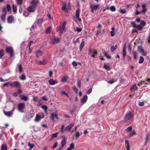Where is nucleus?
I'll return each instance as SVG.
<instances>
[{
    "label": "nucleus",
    "instance_id": "obj_1",
    "mask_svg": "<svg viewBox=\"0 0 150 150\" xmlns=\"http://www.w3.org/2000/svg\"><path fill=\"white\" fill-rule=\"evenodd\" d=\"M5 52L6 53H9L10 54L11 57H13L14 55L13 49L12 47H6Z\"/></svg>",
    "mask_w": 150,
    "mask_h": 150
},
{
    "label": "nucleus",
    "instance_id": "obj_2",
    "mask_svg": "<svg viewBox=\"0 0 150 150\" xmlns=\"http://www.w3.org/2000/svg\"><path fill=\"white\" fill-rule=\"evenodd\" d=\"M66 22H64L62 25H59V33H62L63 32H65Z\"/></svg>",
    "mask_w": 150,
    "mask_h": 150
},
{
    "label": "nucleus",
    "instance_id": "obj_3",
    "mask_svg": "<svg viewBox=\"0 0 150 150\" xmlns=\"http://www.w3.org/2000/svg\"><path fill=\"white\" fill-rule=\"evenodd\" d=\"M134 115L131 112H128L126 113L125 117V120H128L132 119Z\"/></svg>",
    "mask_w": 150,
    "mask_h": 150
},
{
    "label": "nucleus",
    "instance_id": "obj_4",
    "mask_svg": "<svg viewBox=\"0 0 150 150\" xmlns=\"http://www.w3.org/2000/svg\"><path fill=\"white\" fill-rule=\"evenodd\" d=\"M20 85H21V83L18 81H13L12 83H11L10 84V86L11 87H16L17 88Z\"/></svg>",
    "mask_w": 150,
    "mask_h": 150
},
{
    "label": "nucleus",
    "instance_id": "obj_5",
    "mask_svg": "<svg viewBox=\"0 0 150 150\" xmlns=\"http://www.w3.org/2000/svg\"><path fill=\"white\" fill-rule=\"evenodd\" d=\"M25 107V104L24 103H21L18 104V109L19 111L23 112L22 110L24 109Z\"/></svg>",
    "mask_w": 150,
    "mask_h": 150
},
{
    "label": "nucleus",
    "instance_id": "obj_6",
    "mask_svg": "<svg viewBox=\"0 0 150 150\" xmlns=\"http://www.w3.org/2000/svg\"><path fill=\"white\" fill-rule=\"evenodd\" d=\"M47 62V60L46 59H44L42 61H37L36 62V64H43L45 65Z\"/></svg>",
    "mask_w": 150,
    "mask_h": 150
},
{
    "label": "nucleus",
    "instance_id": "obj_7",
    "mask_svg": "<svg viewBox=\"0 0 150 150\" xmlns=\"http://www.w3.org/2000/svg\"><path fill=\"white\" fill-rule=\"evenodd\" d=\"M60 39L58 38H53L51 41V43L52 44H55L59 42Z\"/></svg>",
    "mask_w": 150,
    "mask_h": 150
},
{
    "label": "nucleus",
    "instance_id": "obj_8",
    "mask_svg": "<svg viewBox=\"0 0 150 150\" xmlns=\"http://www.w3.org/2000/svg\"><path fill=\"white\" fill-rule=\"evenodd\" d=\"M36 10V8H35L33 5L30 6L28 8V10L29 12H34Z\"/></svg>",
    "mask_w": 150,
    "mask_h": 150
},
{
    "label": "nucleus",
    "instance_id": "obj_9",
    "mask_svg": "<svg viewBox=\"0 0 150 150\" xmlns=\"http://www.w3.org/2000/svg\"><path fill=\"white\" fill-rule=\"evenodd\" d=\"M73 125H74V123H71L70 125L67 126L64 129V130L66 131H70Z\"/></svg>",
    "mask_w": 150,
    "mask_h": 150
},
{
    "label": "nucleus",
    "instance_id": "obj_10",
    "mask_svg": "<svg viewBox=\"0 0 150 150\" xmlns=\"http://www.w3.org/2000/svg\"><path fill=\"white\" fill-rule=\"evenodd\" d=\"M51 117L52 120H54V119L58 120V116L56 113H52L51 114Z\"/></svg>",
    "mask_w": 150,
    "mask_h": 150
},
{
    "label": "nucleus",
    "instance_id": "obj_11",
    "mask_svg": "<svg viewBox=\"0 0 150 150\" xmlns=\"http://www.w3.org/2000/svg\"><path fill=\"white\" fill-rule=\"evenodd\" d=\"M125 147L127 150H130L129 142L127 140H125Z\"/></svg>",
    "mask_w": 150,
    "mask_h": 150
},
{
    "label": "nucleus",
    "instance_id": "obj_12",
    "mask_svg": "<svg viewBox=\"0 0 150 150\" xmlns=\"http://www.w3.org/2000/svg\"><path fill=\"white\" fill-rule=\"evenodd\" d=\"M43 54V52H42L40 50H38L37 51L36 54L35 55L38 58V57H40V56H42Z\"/></svg>",
    "mask_w": 150,
    "mask_h": 150
},
{
    "label": "nucleus",
    "instance_id": "obj_13",
    "mask_svg": "<svg viewBox=\"0 0 150 150\" xmlns=\"http://www.w3.org/2000/svg\"><path fill=\"white\" fill-rule=\"evenodd\" d=\"M138 87H137L136 84H134L130 88V90L132 92H134L136 90H138Z\"/></svg>",
    "mask_w": 150,
    "mask_h": 150
},
{
    "label": "nucleus",
    "instance_id": "obj_14",
    "mask_svg": "<svg viewBox=\"0 0 150 150\" xmlns=\"http://www.w3.org/2000/svg\"><path fill=\"white\" fill-rule=\"evenodd\" d=\"M150 137V134L149 133H146L145 136V142L144 143V145H146L148 144V140L149 139V138Z\"/></svg>",
    "mask_w": 150,
    "mask_h": 150
},
{
    "label": "nucleus",
    "instance_id": "obj_15",
    "mask_svg": "<svg viewBox=\"0 0 150 150\" xmlns=\"http://www.w3.org/2000/svg\"><path fill=\"white\" fill-rule=\"evenodd\" d=\"M123 56V58H125L127 54L126 47V45L124 46L122 49Z\"/></svg>",
    "mask_w": 150,
    "mask_h": 150
},
{
    "label": "nucleus",
    "instance_id": "obj_16",
    "mask_svg": "<svg viewBox=\"0 0 150 150\" xmlns=\"http://www.w3.org/2000/svg\"><path fill=\"white\" fill-rule=\"evenodd\" d=\"M38 1L33 0L31 2V4L32 5H33V6L35 8H36L37 4H38Z\"/></svg>",
    "mask_w": 150,
    "mask_h": 150
},
{
    "label": "nucleus",
    "instance_id": "obj_17",
    "mask_svg": "<svg viewBox=\"0 0 150 150\" xmlns=\"http://www.w3.org/2000/svg\"><path fill=\"white\" fill-rule=\"evenodd\" d=\"M48 82L50 84L53 85L57 83L58 81H54L53 79H50L49 80Z\"/></svg>",
    "mask_w": 150,
    "mask_h": 150
},
{
    "label": "nucleus",
    "instance_id": "obj_18",
    "mask_svg": "<svg viewBox=\"0 0 150 150\" xmlns=\"http://www.w3.org/2000/svg\"><path fill=\"white\" fill-rule=\"evenodd\" d=\"M14 17L12 16H9L8 18V22L9 23H12L13 21Z\"/></svg>",
    "mask_w": 150,
    "mask_h": 150
},
{
    "label": "nucleus",
    "instance_id": "obj_19",
    "mask_svg": "<svg viewBox=\"0 0 150 150\" xmlns=\"http://www.w3.org/2000/svg\"><path fill=\"white\" fill-rule=\"evenodd\" d=\"M85 45V42L84 41H82L81 43L79 45V50L80 51H81L83 49V48Z\"/></svg>",
    "mask_w": 150,
    "mask_h": 150
},
{
    "label": "nucleus",
    "instance_id": "obj_20",
    "mask_svg": "<svg viewBox=\"0 0 150 150\" xmlns=\"http://www.w3.org/2000/svg\"><path fill=\"white\" fill-rule=\"evenodd\" d=\"M88 99V97L86 95H85V96H84L81 99V102L82 103H84L86 102L87 100Z\"/></svg>",
    "mask_w": 150,
    "mask_h": 150
},
{
    "label": "nucleus",
    "instance_id": "obj_21",
    "mask_svg": "<svg viewBox=\"0 0 150 150\" xmlns=\"http://www.w3.org/2000/svg\"><path fill=\"white\" fill-rule=\"evenodd\" d=\"M80 8H78L76 11V13L75 14L76 17V18H78L80 16Z\"/></svg>",
    "mask_w": 150,
    "mask_h": 150
},
{
    "label": "nucleus",
    "instance_id": "obj_22",
    "mask_svg": "<svg viewBox=\"0 0 150 150\" xmlns=\"http://www.w3.org/2000/svg\"><path fill=\"white\" fill-rule=\"evenodd\" d=\"M136 134V132L134 131H132V132H129L127 135L129 137H132V136H133L134 135Z\"/></svg>",
    "mask_w": 150,
    "mask_h": 150
},
{
    "label": "nucleus",
    "instance_id": "obj_23",
    "mask_svg": "<svg viewBox=\"0 0 150 150\" xmlns=\"http://www.w3.org/2000/svg\"><path fill=\"white\" fill-rule=\"evenodd\" d=\"M4 112L5 115H7V116H11L12 114V111H8L6 112V111H4Z\"/></svg>",
    "mask_w": 150,
    "mask_h": 150
},
{
    "label": "nucleus",
    "instance_id": "obj_24",
    "mask_svg": "<svg viewBox=\"0 0 150 150\" xmlns=\"http://www.w3.org/2000/svg\"><path fill=\"white\" fill-rule=\"evenodd\" d=\"M58 133V132H56V133H54V134H53L51 135V139H50V140H52L53 139V138H55V137H57V135Z\"/></svg>",
    "mask_w": 150,
    "mask_h": 150
},
{
    "label": "nucleus",
    "instance_id": "obj_25",
    "mask_svg": "<svg viewBox=\"0 0 150 150\" xmlns=\"http://www.w3.org/2000/svg\"><path fill=\"white\" fill-rule=\"evenodd\" d=\"M1 150H7V146L6 144H2L1 146Z\"/></svg>",
    "mask_w": 150,
    "mask_h": 150
},
{
    "label": "nucleus",
    "instance_id": "obj_26",
    "mask_svg": "<svg viewBox=\"0 0 150 150\" xmlns=\"http://www.w3.org/2000/svg\"><path fill=\"white\" fill-rule=\"evenodd\" d=\"M132 53L134 55V59H136L137 57V52L136 51L133 50Z\"/></svg>",
    "mask_w": 150,
    "mask_h": 150
},
{
    "label": "nucleus",
    "instance_id": "obj_27",
    "mask_svg": "<svg viewBox=\"0 0 150 150\" xmlns=\"http://www.w3.org/2000/svg\"><path fill=\"white\" fill-rule=\"evenodd\" d=\"M66 139H65V138H64L63 139L62 141L61 142V144L62 145V147H64V146L66 144Z\"/></svg>",
    "mask_w": 150,
    "mask_h": 150
},
{
    "label": "nucleus",
    "instance_id": "obj_28",
    "mask_svg": "<svg viewBox=\"0 0 150 150\" xmlns=\"http://www.w3.org/2000/svg\"><path fill=\"white\" fill-rule=\"evenodd\" d=\"M103 67L107 70H110V68L108 65H106V64L104 63L103 65Z\"/></svg>",
    "mask_w": 150,
    "mask_h": 150
},
{
    "label": "nucleus",
    "instance_id": "obj_29",
    "mask_svg": "<svg viewBox=\"0 0 150 150\" xmlns=\"http://www.w3.org/2000/svg\"><path fill=\"white\" fill-rule=\"evenodd\" d=\"M41 107L42 109H43L45 110V112L46 113H47V110L48 109V107L47 105H42Z\"/></svg>",
    "mask_w": 150,
    "mask_h": 150
},
{
    "label": "nucleus",
    "instance_id": "obj_30",
    "mask_svg": "<svg viewBox=\"0 0 150 150\" xmlns=\"http://www.w3.org/2000/svg\"><path fill=\"white\" fill-rule=\"evenodd\" d=\"M18 69L20 73H21L23 71V68L21 64H20L18 65Z\"/></svg>",
    "mask_w": 150,
    "mask_h": 150
},
{
    "label": "nucleus",
    "instance_id": "obj_31",
    "mask_svg": "<svg viewBox=\"0 0 150 150\" xmlns=\"http://www.w3.org/2000/svg\"><path fill=\"white\" fill-rule=\"evenodd\" d=\"M43 21V18H39L37 20V23L38 25L41 24Z\"/></svg>",
    "mask_w": 150,
    "mask_h": 150
},
{
    "label": "nucleus",
    "instance_id": "obj_32",
    "mask_svg": "<svg viewBox=\"0 0 150 150\" xmlns=\"http://www.w3.org/2000/svg\"><path fill=\"white\" fill-rule=\"evenodd\" d=\"M42 118L40 116V115H38V114H37L35 118V120L36 121H40V120Z\"/></svg>",
    "mask_w": 150,
    "mask_h": 150
},
{
    "label": "nucleus",
    "instance_id": "obj_33",
    "mask_svg": "<svg viewBox=\"0 0 150 150\" xmlns=\"http://www.w3.org/2000/svg\"><path fill=\"white\" fill-rule=\"evenodd\" d=\"M144 61V58L142 56H140L139 57V64H142L143 63Z\"/></svg>",
    "mask_w": 150,
    "mask_h": 150
},
{
    "label": "nucleus",
    "instance_id": "obj_34",
    "mask_svg": "<svg viewBox=\"0 0 150 150\" xmlns=\"http://www.w3.org/2000/svg\"><path fill=\"white\" fill-rule=\"evenodd\" d=\"M21 100H28V97L27 96H20Z\"/></svg>",
    "mask_w": 150,
    "mask_h": 150
},
{
    "label": "nucleus",
    "instance_id": "obj_35",
    "mask_svg": "<svg viewBox=\"0 0 150 150\" xmlns=\"http://www.w3.org/2000/svg\"><path fill=\"white\" fill-rule=\"evenodd\" d=\"M112 31L110 32V34L111 36H114L115 35V28H111Z\"/></svg>",
    "mask_w": 150,
    "mask_h": 150
},
{
    "label": "nucleus",
    "instance_id": "obj_36",
    "mask_svg": "<svg viewBox=\"0 0 150 150\" xmlns=\"http://www.w3.org/2000/svg\"><path fill=\"white\" fill-rule=\"evenodd\" d=\"M16 1L17 3L19 6L22 5L23 1V0H16Z\"/></svg>",
    "mask_w": 150,
    "mask_h": 150
},
{
    "label": "nucleus",
    "instance_id": "obj_37",
    "mask_svg": "<svg viewBox=\"0 0 150 150\" xmlns=\"http://www.w3.org/2000/svg\"><path fill=\"white\" fill-rule=\"evenodd\" d=\"M68 78V76H64L63 77L61 80V81L62 82H65V81H66L67 80Z\"/></svg>",
    "mask_w": 150,
    "mask_h": 150
},
{
    "label": "nucleus",
    "instance_id": "obj_38",
    "mask_svg": "<svg viewBox=\"0 0 150 150\" xmlns=\"http://www.w3.org/2000/svg\"><path fill=\"white\" fill-rule=\"evenodd\" d=\"M136 28H137L138 30H139L141 31V30H142L143 28L142 26H141V25H136Z\"/></svg>",
    "mask_w": 150,
    "mask_h": 150
},
{
    "label": "nucleus",
    "instance_id": "obj_39",
    "mask_svg": "<svg viewBox=\"0 0 150 150\" xmlns=\"http://www.w3.org/2000/svg\"><path fill=\"white\" fill-rule=\"evenodd\" d=\"M12 8L13 12H16L17 11V7L16 6L13 4L12 6Z\"/></svg>",
    "mask_w": 150,
    "mask_h": 150
},
{
    "label": "nucleus",
    "instance_id": "obj_40",
    "mask_svg": "<svg viewBox=\"0 0 150 150\" xmlns=\"http://www.w3.org/2000/svg\"><path fill=\"white\" fill-rule=\"evenodd\" d=\"M62 9L63 10H64L65 11H67L68 9L67 8L66 4H64V6L62 7Z\"/></svg>",
    "mask_w": 150,
    "mask_h": 150
},
{
    "label": "nucleus",
    "instance_id": "obj_41",
    "mask_svg": "<svg viewBox=\"0 0 150 150\" xmlns=\"http://www.w3.org/2000/svg\"><path fill=\"white\" fill-rule=\"evenodd\" d=\"M19 78L22 80L26 79V76L24 74H22L21 76L19 77Z\"/></svg>",
    "mask_w": 150,
    "mask_h": 150
},
{
    "label": "nucleus",
    "instance_id": "obj_42",
    "mask_svg": "<svg viewBox=\"0 0 150 150\" xmlns=\"http://www.w3.org/2000/svg\"><path fill=\"white\" fill-rule=\"evenodd\" d=\"M132 128L131 126H129V127H128L126 129V132L127 133L128 132H131V131H132Z\"/></svg>",
    "mask_w": 150,
    "mask_h": 150
},
{
    "label": "nucleus",
    "instance_id": "obj_43",
    "mask_svg": "<svg viewBox=\"0 0 150 150\" xmlns=\"http://www.w3.org/2000/svg\"><path fill=\"white\" fill-rule=\"evenodd\" d=\"M4 50L3 49H1L0 51V58H1L4 54Z\"/></svg>",
    "mask_w": 150,
    "mask_h": 150
},
{
    "label": "nucleus",
    "instance_id": "obj_44",
    "mask_svg": "<svg viewBox=\"0 0 150 150\" xmlns=\"http://www.w3.org/2000/svg\"><path fill=\"white\" fill-rule=\"evenodd\" d=\"M17 91L18 92V94H21L22 93V89H21V86H19L18 87Z\"/></svg>",
    "mask_w": 150,
    "mask_h": 150
},
{
    "label": "nucleus",
    "instance_id": "obj_45",
    "mask_svg": "<svg viewBox=\"0 0 150 150\" xmlns=\"http://www.w3.org/2000/svg\"><path fill=\"white\" fill-rule=\"evenodd\" d=\"M6 15L3 13L1 15V20H3V21H5L6 20Z\"/></svg>",
    "mask_w": 150,
    "mask_h": 150
},
{
    "label": "nucleus",
    "instance_id": "obj_46",
    "mask_svg": "<svg viewBox=\"0 0 150 150\" xmlns=\"http://www.w3.org/2000/svg\"><path fill=\"white\" fill-rule=\"evenodd\" d=\"M110 9L112 11H115V10H116V8L114 6H112L110 7Z\"/></svg>",
    "mask_w": 150,
    "mask_h": 150
},
{
    "label": "nucleus",
    "instance_id": "obj_47",
    "mask_svg": "<svg viewBox=\"0 0 150 150\" xmlns=\"http://www.w3.org/2000/svg\"><path fill=\"white\" fill-rule=\"evenodd\" d=\"M6 8L8 11H10L11 9V7L9 4H8L6 6Z\"/></svg>",
    "mask_w": 150,
    "mask_h": 150
},
{
    "label": "nucleus",
    "instance_id": "obj_48",
    "mask_svg": "<svg viewBox=\"0 0 150 150\" xmlns=\"http://www.w3.org/2000/svg\"><path fill=\"white\" fill-rule=\"evenodd\" d=\"M93 7L94 8V10H97V9L99 7V5L98 4H97V5H93Z\"/></svg>",
    "mask_w": 150,
    "mask_h": 150
},
{
    "label": "nucleus",
    "instance_id": "obj_49",
    "mask_svg": "<svg viewBox=\"0 0 150 150\" xmlns=\"http://www.w3.org/2000/svg\"><path fill=\"white\" fill-rule=\"evenodd\" d=\"M98 53V52H97V51H93V54H92L91 55L92 57H95V54H97Z\"/></svg>",
    "mask_w": 150,
    "mask_h": 150
},
{
    "label": "nucleus",
    "instance_id": "obj_50",
    "mask_svg": "<svg viewBox=\"0 0 150 150\" xmlns=\"http://www.w3.org/2000/svg\"><path fill=\"white\" fill-rule=\"evenodd\" d=\"M72 88L73 89V91L76 92V93H77L78 91V90L76 88L75 86H73L72 87Z\"/></svg>",
    "mask_w": 150,
    "mask_h": 150
},
{
    "label": "nucleus",
    "instance_id": "obj_51",
    "mask_svg": "<svg viewBox=\"0 0 150 150\" xmlns=\"http://www.w3.org/2000/svg\"><path fill=\"white\" fill-rule=\"evenodd\" d=\"M28 145L29 146L30 149H32L34 147V145L33 144H31L30 142H28Z\"/></svg>",
    "mask_w": 150,
    "mask_h": 150
},
{
    "label": "nucleus",
    "instance_id": "obj_52",
    "mask_svg": "<svg viewBox=\"0 0 150 150\" xmlns=\"http://www.w3.org/2000/svg\"><path fill=\"white\" fill-rule=\"evenodd\" d=\"M120 12L121 13H125L126 11L125 10V9H121V8H120Z\"/></svg>",
    "mask_w": 150,
    "mask_h": 150
},
{
    "label": "nucleus",
    "instance_id": "obj_53",
    "mask_svg": "<svg viewBox=\"0 0 150 150\" xmlns=\"http://www.w3.org/2000/svg\"><path fill=\"white\" fill-rule=\"evenodd\" d=\"M2 12H3L5 13L4 14H5V16H6L7 13V11H6V8H5V7H3V8H2Z\"/></svg>",
    "mask_w": 150,
    "mask_h": 150
},
{
    "label": "nucleus",
    "instance_id": "obj_54",
    "mask_svg": "<svg viewBox=\"0 0 150 150\" xmlns=\"http://www.w3.org/2000/svg\"><path fill=\"white\" fill-rule=\"evenodd\" d=\"M82 30V28H77L76 29V30L78 32H80Z\"/></svg>",
    "mask_w": 150,
    "mask_h": 150
},
{
    "label": "nucleus",
    "instance_id": "obj_55",
    "mask_svg": "<svg viewBox=\"0 0 150 150\" xmlns=\"http://www.w3.org/2000/svg\"><path fill=\"white\" fill-rule=\"evenodd\" d=\"M77 85L79 87H81V81L80 79H78L77 81Z\"/></svg>",
    "mask_w": 150,
    "mask_h": 150
},
{
    "label": "nucleus",
    "instance_id": "obj_56",
    "mask_svg": "<svg viewBox=\"0 0 150 150\" xmlns=\"http://www.w3.org/2000/svg\"><path fill=\"white\" fill-rule=\"evenodd\" d=\"M147 10L146 8H143L142 9L141 11V13H145Z\"/></svg>",
    "mask_w": 150,
    "mask_h": 150
},
{
    "label": "nucleus",
    "instance_id": "obj_57",
    "mask_svg": "<svg viewBox=\"0 0 150 150\" xmlns=\"http://www.w3.org/2000/svg\"><path fill=\"white\" fill-rule=\"evenodd\" d=\"M51 31V28H47L46 31V33H50Z\"/></svg>",
    "mask_w": 150,
    "mask_h": 150
},
{
    "label": "nucleus",
    "instance_id": "obj_58",
    "mask_svg": "<svg viewBox=\"0 0 150 150\" xmlns=\"http://www.w3.org/2000/svg\"><path fill=\"white\" fill-rule=\"evenodd\" d=\"M147 40L149 44H150V33L149 34V35L147 37Z\"/></svg>",
    "mask_w": 150,
    "mask_h": 150
},
{
    "label": "nucleus",
    "instance_id": "obj_59",
    "mask_svg": "<svg viewBox=\"0 0 150 150\" xmlns=\"http://www.w3.org/2000/svg\"><path fill=\"white\" fill-rule=\"evenodd\" d=\"M146 24V23L145 21H140V24L142 26H145Z\"/></svg>",
    "mask_w": 150,
    "mask_h": 150
},
{
    "label": "nucleus",
    "instance_id": "obj_60",
    "mask_svg": "<svg viewBox=\"0 0 150 150\" xmlns=\"http://www.w3.org/2000/svg\"><path fill=\"white\" fill-rule=\"evenodd\" d=\"M90 8L91 9V11L92 12V13H94V8H93V5H90Z\"/></svg>",
    "mask_w": 150,
    "mask_h": 150
},
{
    "label": "nucleus",
    "instance_id": "obj_61",
    "mask_svg": "<svg viewBox=\"0 0 150 150\" xmlns=\"http://www.w3.org/2000/svg\"><path fill=\"white\" fill-rule=\"evenodd\" d=\"M74 144L73 142H72L71 144H70V147L71 149V150L72 149H73L74 148Z\"/></svg>",
    "mask_w": 150,
    "mask_h": 150
},
{
    "label": "nucleus",
    "instance_id": "obj_62",
    "mask_svg": "<svg viewBox=\"0 0 150 150\" xmlns=\"http://www.w3.org/2000/svg\"><path fill=\"white\" fill-rule=\"evenodd\" d=\"M80 135L79 132H76L75 136L76 137H78L80 136Z\"/></svg>",
    "mask_w": 150,
    "mask_h": 150
},
{
    "label": "nucleus",
    "instance_id": "obj_63",
    "mask_svg": "<svg viewBox=\"0 0 150 150\" xmlns=\"http://www.w3.org/2000/svg\"><path fill=\"white\" fill-rule=\"evenodd\" d=\"M135 13L136 15H138L141 13V11H138V10H136Z\"/></svg>",
    "mask_w": 150,
    "mask_h": 150
},
{
    "label": "nucleus",
    "instance_id": "obj_64",
    "mask_svg": "<svg viewBox=\"0 0 150 150\" xmlns=\"http://www.w3.org/2000/svg\"><path fill=\"white\" fill-rule=\"evenodd\" d=\"M58 145V142H55L54 144V145L53 146V148H55L57 147Z\"/></svg>",
    "mask_w": 150,
    "mask_h": 150
}]
</instances>
